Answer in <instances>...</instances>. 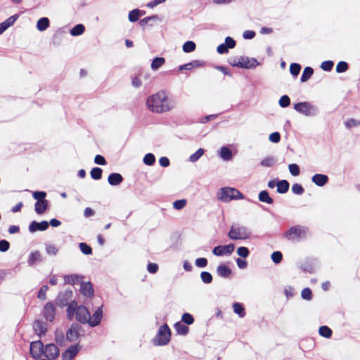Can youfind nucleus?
<instances>
[{
	"label": "nucleus",
	"instance_id": "f257e3e1",
	"mask_svg": "<svg viewBox=\"0 0 360 360\" xmlns=\"http://www.w3.org/2000/svg\"><path fill=\"white\" fill-rule=\"evenodd\" d=\"M164 90L150 95L146 101L147 108L155 113H163L171 110L174 106Z\"/></svg>",
	"mask_w": 360,
	"mask_h": 360
},
{
	"label": "nucleus",
	"instance_id": "f03ea898",
	"mask_svg": "<svg viewBox=\"0 0 360 360\" xmlns=\"http://www.w3.org/2000/svg\"><path fill=\"white\" fill-rule=\"evenodd\" d=\"M309 227L300 224L294 225L283 232V237L288 240L302 241L307 238Z\"/></svg>",
	"mask_w": 360,
	"mask_h": 360
},
{
	"label": "nucleus",
	"instance_id": "7ed1b4c3",
	"mask_svg": "<svg viewBox=\"0 0 360 360\" xmlns=\"http://www.w3.org/2000/svg\"><path fill=\"white\" fill-rule=\"evenodd\" d=\"M252 233L247 226L239 224H233L227 233V236L232 240H245L252 238Z\"/></svg>",
	"mask_w": 360,
	"mask_h": 360
},
{
	"label": "nucleus",
	"instance_id": "20e7f679",
	"mask_svg": "<svg viewBox=\"0 0 360 360\" xmlns=\"http://www.w3.org/2000/svg\"><path fill=\"white\" fill-rule=\"evenodd\" d=\"M217 198L223 202H229L233 200H243L245 195L236 188L225 186L220 188Z\"/></svg>",
	"mask_w": 360,
	"mask_h": 360
},
{
	"label": "nucleus",
	"instance_id": "39448f33",
	"mask_svg": "<svg viewBox=\"0 0 360 360\" xmlns=\"http://www.w3.org/2000/svg\"><path fill=\"white\" fill-rule=\"evenodd\" d=\"M171 336L172 331L169 326L167 323H163L158 328L151 342L154 346H165L169 343Z\"/></svg>",
	"mask_w": 360,
	"mask_h": 360
},
{
	"label": "nucleus",
	"instance_id": "423d86ee",
	"mask_svg": "<svg viewBox=\"0 0 360 360\" xmlns=\"http://www.w3.org/2000/svg\"><path fill=\"white\" fill-rule=\"evenodd\" d=\"M293 109L306 117H316L320 112L319 108L309 101L295 103H293Z\"/></svg>",
	"mask_w": 360,
	"mask_h": 360
},
{
	"label": "nucleus",
	"instance_id": "0eeeda50",
	"mask_svg": "<svg viewBox=\"0 0 360 360\" xmlns=\"http://www.w3.org/2000/svg\"><path fill=\"white\" fill-rule=\"evenodd\" d=\"M66 340L70 342H74L85 335V330L78 323L73 322L66 330Z\"/></svg>",
	"mask_w": 360,
	"mask_h": 360
},
{
	"label": "nucleus",
	"instance_id": "6e6552de",
	"mask_svg": "<svg viewBox=\"0 0 360 360\" xmlns=\"http://www.w3.org/2000/svg\"><path fill=\"white\" fill-rule=\"evenodd\" d=\"M41 314L46 322H53L56 315V304L53 301L47 302L43 307Z\"/></svg>",
	"mask_w": 360,
	"mask_h": 360
},
{
	"label": "nucleus",
	"instance_id": "1a4fd4ad",
	"mask_svg": "<svg viewBox=\"0 0 360 360\" xmlns=\"http://www.w3.org/2000/svg\"><path fill=\"white\" fill-rule=\"evenodd\" d=\"M44 344L41 340H34L30 343L29 353L33 359H38L43 356Z\"/></svg>",
	"mask_w": 360,
	"mask_h": 360
},
{
	"label": "nucleus",
	"instance_id": "9d476101",
	"mask_svg": "<svg viewBox=\"0 0 360 360\" xmlns=\"http://www.w3.org/2000/svg\"><path fill=\"white\" fill-rule=\"evenodd\" d=\"M235 245L232 243L226 245H218L214 246L212 250V254L216 257L230 256L233 252Z\"/></svg>",
	"mask_w": 360,
	"mask_h": 360
},
{
	"label": "nucleus",
	"instance_id": "9b49d317",
	"mask_svg": "<svg viewBox=\"0 0 360 360\" xmlns=\"http://www.w3.org/2000/svg\"><path fill=\"white\" fill-rule=\"evenodd\" d=\"M82 349V345L79 342L70 345L63 352L61 360H72Z\"/></svg>",
	"mask_w": 360,
	"mask_h": 360
},
{
	"label": "nucleus",
	"instance_id": "f8f14e48",
	"mask_svg": "<svg viewBox=\"0 0 360 360\" xmlns=\"http://www.w3.org/2000/svg\"><path fill=\"white\" fill-rule=\"evenodd\" d=\"M72 296L73 291L70 288H68L65 291H60L58 292L55 300L56 304H57L60 308L63 309V307H65V306L68 304V302L71 300Z\"/></svg>",
	"mask_w": 360,
	"mask_h": 360
},
{
	"label": "nucleus",
	"instance_id": "ddd939ff",
	"mask_svg": "<svg viewBox=\"0 0 360 360\" xmlns=\"http://www.w3.org/2000/svg\"><path fill=\"white\" fill-rule=\"evenodd\" d=\"M236 46V41L231 37H225L224 42L219 44L217 47V52L220 54H226L229 49H234Z\"/></svg>",
	"mask_w": 360,
	"mask_h": 360
},
{
	"label": "nucleus",
	"instance_id": "4468645a",
	"mask_svg": "<svg viewBox=\"0 0 360 360\" xmlns=\"http://www.w3.org/2000/svg\"><path fill=\"white\" fill-rule=\"evenodd\" d=\"M261 65V63H259L256 58L254 57H248L246 56H240V68L245 69V70H254L257 66Z\"/></svg>",
	"mask_w": 360,
	"mask_h": 360
},
{
	"label": "nucleus",
	"instance_id": "2eb2a0df",
	"mask_svg": "<svg viewBox=\"0 0 360 360\" xmlns=\"http://www.w3.org/2000/svg\"><path fill=\"white\" fill-rule=\"evenodd\" d=\"M103 305H101L95 309V311L91 315L90 314L89 318V322H87V324L91 328L96 327L101 323L103 316Z\"/></svg>",
	"mask_w": 360,
	"mask_h": 360
},
{
	"label": "nucleus",
	"instance_id": "dca6fc26",
	"mask_svg": "<svg viewBox=\"0 0 360 360\" xmlns=\"http://www.w3.org/2000/svg\"><path fill=\"white\" fill-rule=\"evenodd\" d=\"M32 329L34 333L39 338H41L46 335L48 331V326L46 321H44L41 319H36L32 323Z\"/></svg>",
	"mask_w": 360,
	"mask_h": 360
},
{
	"label": "nucleus",
	"instance_id": "f3484780",
	"mask_svg": "<svg viewBox=\"0 0 360 360\" xmlns=\"http://www.w3.org/2000/svg\"><path fill=\"white\" fill-rule=\"evenodd\" d=\"M44 352H43V356L45 357H49L52 360H56L60 355V349L53 342L44 345Z\"/></svg>",
	"mask_w": 360,
	"mask_h": 360
},
{
	"label": "nucleus",
	"instance_id": "a211bd4d",
	"mask_svg": "<svg viewBox=\"0 0 360 360\" xmlns=\"http://www.w3.org/2000/svg\"><path fill=\"white\" fill-rule=\"evenodd\" d=\"M89 316L90 311L87 307L82 304H79L77 313L75 316L77 321L76 323H78L81 326L82 324H87V322H89Z\"/></svg>",
	"mask_w": 360,
	"mask_h": 360
},
{
	"label": "nucleus",
	"instance_id": "6ab92c4d",
	"mask_svg": "<svg viewBox=\"0 0 360 360\" xmlns=\"http://www.w3.org/2000/svg\"><path fill=\"white\" fill-rule=\"evenodd\" d=\"M217 274L220 278L230 279L232 277L233 272L229 266V262H221L217 266Z\"/></svg>",
	"mask_w": 360,
	"mask_h": 360
},
{
	"label": "nucleus",
	"instance_id": "aec40b11",
	"mask_svg": "<svg viewBox=\"0 0 360 360\" xmlns=\"http://www.w3.org/2000/svg\"><path fill=\"white\" fill-rule=\"evenodd\" d=\"M49 228L48 221L42 220L37 221L36 220L32 221L28 226V231L31 233H34L37 231H44Z\"/></svg>",
	"mask_w": 360,
	"mask_h": 360
},
{
	"label": "nucleus",
	"instance_id": "412c9836",
	"mask_svg": "<svg viewBox=\"0 0 360 360\" xmlns=\"http://www.w3.org/2000/svg\"><path fill=\"white\" fill-rule=\"evenodd\" d=\"M80 293L86 298H92L94 295L93 283L89 281H82L80 283Z\"/></svg>",
	"mask_w": 360,
	"mask_h": 360
},
{
	"label": "nucleus",
	"instance_id": "4be33fe9",
	"mask_svg": "<svg viewBox=\"0 0 360 360\" xmlns=\"http://www.w3.org/2000/svg\"><path fill=\"white\" fill-rule=\"evenodd\" d=\"M311 182L319 187H323L329 181V177L324 174L316 173L311 176Z\"/></svg>",
	"mask_w": 360,
	"mask_h": 360
},
{
	"label": "nucleus",
	"instance_id": "5701e85b",
	"mask_svg": "<svg viewBox=\"0 0 360 360\" xmlns=\"http://www.w3.org/2000/svg\"><path fill=\"white\" fill-rule=\"evenodd\" d=\"M51 208V202L49 200H44L34 203V211L38 215L43 214Z\"/></svg>",
	"mask_w": 360,
	"mask_h": 360
},
{
	"label": "nucleus",
	"instance_id": "b1692460",
	"mask_svg": "<svg viewBox=\"0 0 360 360\" xmlns=\"http://www.w3.org/2000/svg\"><path fill=\"white\" fill-rule=\"evenodd\" d=\"M219 157L224 161L232 160L233 155L229 145L222 146L218 150Z\"/></svg>",
	"mask_w": 360,
	"mask_h": 360
},
{
	"label": "nucleus",
	"instance_id": "393cba45",
	"mask_svg": "<svg viewBox=\"0 0 360 360\" xmlns=\"http://www.w3.org/2000/svg\"><path fill=\"white\" fill-rule=\"evenodd\" d=\"M123 181L124 177L118 172H112L108 176V183L112 186H120Z\"/></svg>",
	"mask_w": 360,
	"mask_h": 360
},
{
	"label": "nucleus",
	"instance_id": "a878e982",
	"mask_svg": "<svg viewBox=\"0 0 360 360\" xmlns=\"http://www.w3.org/2000/svg\"><path fill=\"white\" fill-rule=\"evenodd\" d=\"M84 278L83 275L78 274H65L63 276L65 283L70 285H75L77 283H81Z\"/></svg>",
	"mask_w": 360,
	"mask_h": 360
},
{
	"label": "nucleus",
	"instance_id": "bb28decb",
	"mask_svg": "<svg viewBox=\"0 0 360 360\" xmlns=\"http://www.w3.org/2000/svg\"><path fill=\"white\" fill-rule=\"evenodd\" d=\"M298 267L304 273L313 274L314 271V260L312 258L307 257L302 264Z\"/></svg>",
	"mask_w": 360,
	"mask_h": 360
},
{
	"label": "nucleus",
	"instance_id": "cd10ccee",
	"mask_svg": "<svg viewBox=\"0 0 360 360\" xmlns=\"http://www.w3.org/2000/svg\"><path fill=\"white\" fill-rule=\"evenodd\" d=\"M42 256L39 250L32 251L27 259V264L30 266H34L37 262H42Z\"/></svg>",
	"mask_w": 360,
	"mask_h": 360
},
{
	"label": "nucleus",
	"instance_id": "c85d7f7f",
	"mask_svg": "<svg viewBox=\"0 0 360 360\" xmlns=\"http://www.w3.org/2000/svg\"><path fill=\"white\" fill-rule=\"evenodd\" d=\"M232 309L234 314H237L239 318H244L246 315V310L243 302H233Z\"/></svg>",
	"mask_w": 360,
	"mask_h": 360
},
{
	"label": "nucleus",
	"instance_id": "c756f323",
	"mask_svg": "<svg viewBox=\"0 0 360 360\" xmlns=\"http://www.w3.org/2000/svg\"><path fill=\"white\" fill-rule=\"evenodd\" d=\"M174 328L175 329L176 334L179 335L186 336L189 333L188 326L180 321L174 324Z\"/></svg>",
	"mask_w": 360,
	"mask_h": 360
},
{
	"label": "nucleus",
	"instance_id": "7c9ffc66",
	"mask_svg": "<svg viewBox=\"0 0 360 360\" xmlns=\"http://www.w3.org/2000/svg\"><path fill=\"white\" fill-rule=\"evenodd\" d=\"M258 200L261 202L272 205L274 202V198L271 197L267 190H262L258 193Z\"/></svg>",
	"mask_w": 360,
	"mask_h": 360
},
{
	"label": "nucleus",
	"instance_id": "2f4dec72",
	"mask_svg": "<svg viewBox=\"0 0 360 360\" xmlns=\"http://www.w3.org/2000/svg\"><path fill=\"white\" fill-rule=\"evenodd\" d=\"M54 340L58 346L65 347L66 345V334L65 335L61 330L56 329L54 332Z\"/></svg>",
	"mask_w": 360,
	"mask_h": 360
},
{
	"label": "nucleus",
	"instance_id": "473e14b6",
	"mask_svg": "<svg viewBox=\"0 0 360 360\" xmlns=\"http://www.w3.org/2000/svg\"><path fill=\"white\" fill-rule=\"evenodd\" d=\"M290 188V183L286 179H279L276 192L279 194H285L288 192Z\"/></svg>",
	"mask_w": 360,
	"mask_h": 360
},
{
	"label": "nucleus",
	"instance_id": "72a5a7b5",
	"mask_svg": "<svg viewBox=\"0 0 360 360\" xmlns=\"http://www.w3.org/2000/svg\"><path fill=\"white\" fill-rule=\"evenodd\" d=\"M170 240L172 241V245L169 248L174 250H179L181 246V243H179L181 234L178 232L173 233L170 236Z\"/></svg>",
	"mask_w": 360,
	"mask_h": 360
},
{
	"label": "nucleus",
	"instance_id": "f704fd0d",
	"mask_svg": "<svg viewBox=\"0 0 360 360\" xmlns=\"http://www.w3.org/2000/svg\"><path fill=\"white\" fill-rule=\"evenodd\" d=\"M50 26V20L47 17H41L38 19L36 27L38 31L44 32Z\"/></svg>",
	"mask_w": 360,
	"mask_h": 360
},
{
	"label": "nucleus",
	"instance_id": "c9c22d12",
	"mask_svg": "<svg viewBox=\"0 0 360 360\" xmlns=\"http://www.w3.org/2000/svg\"><path fill=\"white\" fill-rule=\"evenodd\" d=\"M165 58L162 56H155L151 60L150 68L153 71L158 70L165 63Z\"/></svg>",
	"mask_w": 360,
	"mask_h": 360
},
{
	"label": "nucleus",
	"instance_id": "e433bc0d",
	"mask_svg": "<svg viewBox=\"0 0 360 360\" xmlns=\"http://www.w3.org/2000/svg\"><path fill=\"white\" fill-rule=\"evenodd\" d=\"M314 69L310 66H307L304 68L300 77V82L305 83L311 79L314 74Z\"/></svg>",
	"mask_w": 360,
	"mask_h": 360
},
{
	"label": "nucleus",
	"instance_id": "4c0bfd02",
	"mask_svg": "<svg viewBox=\"0 0 360 360\" xmlns=\"http://www.w3.org/2000/svg\"><path fill=\"white\" fill-rule=\"evenodd\" d=\"M153 20H161L160 16L158 14H153L150 15H148L139 21V25L144 30L146 26L149 23V22Z\"/></svg>",
	"mask_w": 360,
	"mask_h": 360
},
{
	"label": "nucleus",
	"instance_id": "58836bf2",
	"mask_svg": "<svg viewBox=\"0 0 360 360\" xmlns=\"http://www.w3.org/2000/svg\"><path fill=\"white\" fill-rule=\"evenodd\" d=\"M85 32V26L82 23H78L75 25H74L70 30V34L72 37H78L84 34Z\"/></svg>",
	"mask_w": 360,
	"mask_h": 360
},
{
	"label": "nucleus",
	"instance_id": "ea45409f",
	"mask_svg": "<svg viewBox=\"0 0 360 360\" xmlns=\"http://www.w3.org/2000/svg\"><path fill=\"white\" fill-rule=\"evenodd\" d=\"M277 160H278L276 157L272 156V155H269V156H266L264 158H263L260 161L259 165L262 167H271L277 162Z\"/></svg>",
	"mask_w": 360,
	"mask_h": 360
},
{
	"label": "nucleus",
	"instance_id": "a19ab883",
	"mask_svg": "<svg viewBox=\"0 0 360 360\" xmlns=\"http://www.w3.org/2000/svg\"><path fill=\"white\" fill-rule=\"evenodd\" d=\"M319 334L325 338H330L333 335V330L328 326L323 325L319 328Z\"/></svg>",
	"mask_w": 360,
	"mask_h": 360
},
{
	"label": "nucleus",
	"instance_id": "79ce46f5",
	"mask_svg": "<svg viewBox=\"0 0 360 360\" xmlns=\"http://www.w3.org/2000/svg\"><path fill=\"white\" fill-rule=\"evenodd\" d=\"M103 169L99 167H94L91 168L89 174L93 180L98 181L102 179Z\"/></svg>",
	"mask_w": 360,
	"mask_h": 360
},
{
	"label": "nucleus",
	"instance_id": "37998d69",
	"mask_svg": "<svg viewBox=\"0 0 360 360\" xmlns=\"http://www.w3.org/2000/svg\"><path fill=\"white\" fill-rule=\"evenodd\" d=\"M196 49V44L192 40L185 41L182 46V50L186 53L193 52Z\"/></svg>",
	"mask_w": 360,
	"mask_h": 360
},
{
	"label": "nucleus",
	"instance_id": "c03bdc74",
	"mask_svg": "<svg viewBox=\"0 0 360 360\" xmlns=\"http://www.w3.org/2000/svg\"><path fill=\"white\" fill-rule=\"evenodd\" d=\"M301 69H302V66L300 63H292L290 65L289 71H290V73L292 75V77L294 79H296L298 77V75L301 71Z\"/></svg>",
	"mask_w": 360,
	"mask_h": 360
},
{
	"label": "nucleus",
	"instance_id": "a18cd8bd",
	"mask_svg": "<svg viewBox=\"0 0 360 360\" xmlns=\"http://www.w3.org/2000/svg\"><path fill=\"white\" fill-rule=\"evenodd\" d=\"M349 68V64L345 60L339 61L335 67V71L338 74H341L347 72Z\"/></svg>",
	"mask_w": 360,
	"mask_h": 360
},
{
	"label": "nucleus",
	"instance_id": "49530a36",
	"mask_svg": "<svg viewBox=\"0 0 360 360\" xmlns=\"http://www.w3.org/2000/svg\"><path fill=\"white\" fill-rule=\"evenodd\" d=\"M78 247L81 252L84 255H91L93 254L92 248L90 245L85 242L79 243Z\"/></svg>",
	"mask_w": 360,
	"mask_h": 360
},
{
	"label": "nucleus",
	"instance_id": "de8ad7c7",
	"mask_svg": "<svg viewBox=\"0 0 360 360\" xmlns=\"http://www.w3.org/2000/svg\"><path fill=\"white\" fill-rule=\"evenodd\" d=\"M140 9L138 8H134L131 10L128 13V20L130 22H139V13Z\"/></svg>",
	"mask_w": 360,
	"mask_h": 360
},
{
	"label": "nucleus",
	"instance_id": "09e8293b",
	"mask_svg": "<svg viewBox=\"0 0 360 360\" xmlns=\"http://www.w3.org/2000/svg\"><path fill=\"white\" fill-rule=\"evenodd\" d=\"M201 281L204 284H210L213 281V276L212 274L207 271H202L200 274Z\"/></svg>",
	"mask_w": 360,
	"mask_h": 360
},
{
	"label": "nucleus",
	"instance_id": "8fccbe9b",
	"mask_svg": "<svg viewBox=\"0 0 360 360\" xmlns=\"http://www.w3.org/2000/svg\"><path fill=\"white\" fill-rule=\"evenodd\" d=\"M180 321L187 326H190L194 323L195 319H194V316L191 314H190L188 312H184L181 315V319Z\"/></svg>",
	"mask_w": 360,
	"mask_h": 360
},
{
	"label": "nucleus",
	"instance_id": "3c124183",
	"mask_svg": "<svg viewBox=\"0 0 360 360\" xmlns=\"http://www.w3.org/2000/svg\"><path fill=\"white\" fill-rule=\"evenodd\" d=\"M22 12H19L18 13H15L7 19H6L4 21H3L5 26L8 29L10 27L14 25L15 21L19 18V17L21 15Z\"/></svg>",
	"mask_w": 360,
	"mask_h": 360
},
{
	"label": "nucleus",
	"instance_id": "603ef678",
	"mask_svg": "<svg viewBox=\"0 0 360 360\" xmlns=\"http://www.w3.org/2000/svg\"><path fill=\"white\" fill-rule=\"evenodd\" d=\"M236 254L239 257L246 259L250 256V250L245 246H239L236 249Z\"/></svg>",
	"mask_w": 360,
	"mask_h": 360
},
{
	"label": "nucleus",
	"instance_id": "864d4df0",
	"mask_svg": "<svg viewBox=\"0 0 360 360\" xmlns=\"http://www.w3.org/2000/svg\"><path fill=\"white\" fill-rule=\"evenodd\" d=\"M205 150L202 148H198L195 153L191 154L188 160L191 162H197L205 153Z\"/></svg>",
	"mask_w": 360,
	"mask_h": 360
},
{
	"label": "nucleus",
	"instance_id": "5fc2aeb1",
	"mask_svg": "<svg viewBox=\"0 0 360 360\" xmlns=\"http://www.w3.org/2000/svg\"><path fill=\"white\" fill-rule=\"evenodd\" d=\"M301 297L304 300L311 301L313 299V292L310 288H304L301 291Z\"/></svg>",
	"mask_w": 360,
	"mask_h": 360
},
{
	"label": "nucleus",
	"instance_id": "6e6d98bb",
	"mask_svg": "<svg viewBox=\"0 0 360 360\" xmlns=\"http://www.w3.org/2000/svg\"><path fill=\"white\" fill-rule=\"evenodd\" d=\"M292 193L297 195H302L305 192L304 188L301 184L294 183L291 187Z\"/></svg>",
	"mask_w": 360,
	"mask_h": 360
},
{
	"label": "nucleus",
	"instance_id": "4d7b16f0",
	"mask_svg": "<svg viewBox=\"0 0 360 360\" xmlns=\"http://www.w3.org/2000/svg\"><path fill=\"white\" fill-rule=\"evenodd\" d=\"M32 195L36 202H41L44 200H46V197L47 193L44 191H34L32 192Z\"/></svg>",
	"mask_w": 360,
	"mask_h": 360
},
{
	"label": "nucleus",
	"instance_id": "13d9d810",
	"mask_svg": "<svg viewBox=\"0 0 360 360\" xmlns=\"http://www.w3.org/2000/svg\"><path fill=\"white\" fill-rule=\"evenodd\" d=\"M143 162L147 166H152L155 163V156L152 153H146L143 158Z\"/></svg>",
	"mask_w": 360,
	"mask_h": 360
},
{
	"label": "nucleus",
	"instance_id": "bf43d9fd",
	"mask_svg": "<svg viewBox=\"0 0 360 360\" xmlns=\"http://www.w3.org/2000/svg\"><path fill=\"white\" fill-rule=\"evenodd\" d=\"M283 253L279 250L274 251L271 255L272 262L276 264H279L283 260Z\"/></svg>",
	"mask_w": 360,
	"mask_h": 360
},
{
	"label": "nucleus",
	"instance_id": "052dcab7",
	"mask_svg": "<svg viewBox=\"0 0 360 360\" xmlns=\"http://www.w3.org/2000/svg\"><path fill=\"white\" fill-rule=\"evenodd\" d=\"M66 309V318L68 321H72L76 316L79 308L65 306Z\"/></svg>",
	"mask_w": 360,
	"mask_h": 360
},
{
	"label": "nucleus",
	"instance_id": "680f3d73",
	"mask_svg": "<svg viewBox=\"0 0 360 360\" xmlns=\"http://www.w3.org/2000/svg\"><path fill=\"white\" fill-rule=\"evenodd\" d=\"M334 64L333 60H324L321 63L320 68L325 72H330L333 68Z\"/></svg>",
	"mask_w": 360,
	"mask_h": 360
},
{
	"label": "nucleus",
	"instance_id": "e2e57ef3",
	"mask_svg": "<svg viewBox=\"0 0 360 360\" xmlns=\"http://www.w3.org/2000/svg\"><path fill=\"white\" fill-rule=\"evenodd\" d=\"M278 105L282 108H288L290 105V98L288 95L281 96L278 100Z\"/></svg>",
	"mask_w": 360,
	"mask_h": 360
},
{
	"label": "nucleus",
	"instance_id": "0e129e2a",
	"mask_svg": "<svg viewBox=\"0 0 360 360\" xmlns=\"http://www.w3.org/2000/svg\"><path fill=\"white\" fill-rule=\"evenodd\" d=\"M187 204V200L185 198L178 199L173 202V208L176 210H181L186 207Z\"/></svg>",
	"mask_w": 360,
	"mask_h": 360
},
{
	"label": "nucleus",
	"instance_id": "69168bd1",
	"mask_svg": "<svg viewBox=\"0 0 360 360\" xmlns=\"http://www.w3.org/2000/svg\"><path fill=\"white\" fill-rule=\"evenodd\" d=\"M288 170L292 176H297L300 174V166L296 163H291L288 165Z\"/></svg>",
	"mask_w": 360,
	"mask_h": 360
},
{
	"label": "nucleus",
	"instance_id": "338daca9",
	"mask_svg": "<svg viewBox=\"0 0 360 360\" xmlns=\"http://www.w3.org/2000/svg\"><path fill=\"white\" fill-rule=\"evenodd\" d=\"M46 252L49 255L56 256L58 252V248L52 243H45Z\"/></svg>",
	"mask_w": 360,
	"mask_h": 360
},
{
	"label": "nucleus",
	"instance_id": "774afa93",
	"mask_svg": "<svg viewBox=\"0 0 360 360\" xmlns=\"http://www.w3.org/2000/svg\"><path fill=\"white\" fill-rule=\"evenodd\" d=\"M195 266L200 269H203L207 266L208 259L206 257H198L194 262Z\"/></svg>",
	"mask_w": 360,
	"mask_h": 360
}]
</instances>
